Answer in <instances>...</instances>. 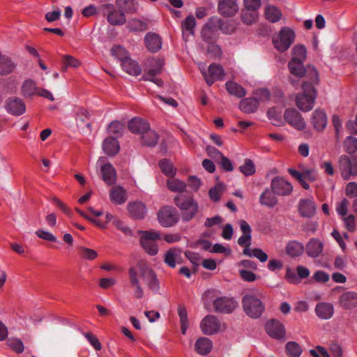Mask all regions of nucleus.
<instances>
[{
  "label": "nucleus",
  "mask_w": 357,
  "mask_h": 357,
  "mask_svg": "<svg viewBox=\"0 0 357 357\" xmlns=\"http://www.w3.org/2000/svg\"><path fill=\"white\" fill-rule=\"evenodd\" d=\"M158 219L160 224L165 227H172L178 220V215L174 208L165 206L158 213Z\"/></svg>",
  "instance_id": "9d476101"
},
{
  "label": "nucleus",
  "mask_w": 357,
  "mask_h": 357,
  "mask_svg": "<svg viewBox=\"0 0 357 357\" xmlns=\"http://www.w3.org/2000/svg\"><path fill=\"white\" fill-rule=\"evenodd\" d=\"M80 256L88 260H93L98 256L97 252L92 249L87 248L85 247H81L79 249Z\"/></svg>",
  "instance_id": "bf43d9fd"
},
{
  "label": "nucleus",
  "mask_w": 357,
  "mask_h": 357,
  "mask_svg": "<svg viewBox=\"0 0 357 357\" xmlns=\"http://www.w3.org/2000/svg\"><path fill=\"white\" fill-rule=\"evenodd\" d=\"M316 314L322 319H329L334 313L333 306L329 303H319L315 307Z\"/></svg>",
  "instance_id": "2f4dec72"
},
{
  "label": "nucleus",
  "mask_w": 357,
  "mask_h": 357,
  "mask_svg": "<svg viewBox=\"0 0 357 357\" xmlns=\"http://www.w3.org/2000/svg\"><path fill=\"white\" fill-rule=\"evenodd\" d=\"M315 204L312 199H301L298 203V212L302 217L311 218L315 213Z\"/></svg>",
  "instance_id": "393cba45"
},
{
  "label": "nucleus",
  "mask_w": 357,
  "mask_h": 357,
  "mask_svg": "<svg viewBox=\"0 0 357 357\" xmlns=\"http://www.w3.org/2000/svg\"><path fill=\"white\" fill-rule=\"evenodd\" d=\"M245 8L242 10L241 19L242 21L250 25L254 23L257 17V10L261 6V1H243Z\"/></svg>",
  "instance_id": "9b49d317"
},
{
  "label": "nucleus",
  "mask_w": 357,
  "mask_h": 357,
  "mask_svg": "<svg viewBox=\"0 0 357 357\" xmlns=\"http://www.w3.org/2000/svg\"><path fill=\"white\" fill-rule=\"evenodd\" d=\"M237 303L231 298L219 297L213 301V307L217 312L229 314L237 307Z\"/></svg>",
  "instance_id": "2eb2a0df"
},
{
  "label": "nucleus",
  "mask_w": 357,
  "mask_h": 357,
  "mask_svg": "<svg viewBox=\"0 0 357 357\" xmlns=\"http://www.w3.org/2000/svg\"><path fill=\"white\" fill-rule=\"evenodd\" d=\"M7 110L15 116H20L26 111L24 102L19 98L13 97L7 100Z\"/></svg>",
  "instance_id": "4be33fe9"
},
{
  "label": "nucleus",
  "mask_w": 357,
  "mask_h": 357,
  "mask_svg": "<svg viewBox=\"0 0 357 357\" xmlns=\"http://www.w3.org/2000/svg\"><path fill=\"white\" fill-rule=\"evenodd\" d=\"M158 140V135L150 128L142 135V143L148 146H155Z\"/></svg>",
  "instance_id": "a19ab883"
},
{
  "label": "nucleus",
  "mask_w": 357,
  "mask_h": 357,
  "mask_svg": "<svg viewBox=\"0 0 357 357\" xmlns=\"http://www.w3.org/2000/svg\"><path fill=\"white\" fill-rule=\"evenodd\" d=\"M144 40L147 49L151 52H156L161 48V39L159 36L155 33H147Z\"/></svg>",
  "instance_id": "72a5a7b5"
},
{
  "label": "nucleus",
  "mask_w": 357,
  "mask_h": 357,
  "mask_svg": "<svg viewBox=\"0 0 357 357\" xmlns=\"http://www.w3.org/2000/svg\"><path fill=\"white\" fill-rule=\"evenodd\" d=\"M339 303L344 310L357 307V293L355 291L344 292L339 297Z\"/></svg>",
  "instance_id": "412c9836"
},
{
  "label": "nucleus",
  "mask_w": 357,
  "mask_h": 357,
  "mask_svg": "<svg viewBox=\"0 0 357 357\" xmlns=\"http://www.w3.org/2000/svg\"><path fill=\"white\" fill-rule=\"evenodd\" d=\"M84 337L97 351L102 349V345L98 338L91 333H84Z\"/></svg>",
  "instance_id": "69168bd1"
},
{
  "label": "nucleus",
  "mask_w": 357,
  "mask_h": 357,
  "mask_svg": "<svg viewBox=\"0 0 357 357\" xmlns=\"http://www.w3.org/2000/svg\"><path fill=\"white\" fill-rule=\"evenodd\" d=\"M101 178L108 185H114L116 181V173L110 163L100 166Z\"/></svg>",
  "instance_id": "bb28decb"
},
{
  "label": "nucleus",
  "mask_w": 357,
  "mask_h": 357,
  "mask_svg": "<svg viewBox=\"0 0 357 357\" xmlns=\"http://www.w3.org/2000/svg\"><path fill=\"white\" fill-rule=\"evenodd\" d=\"M174 201L181 211L183 221L188 222L194 218L198 211L199 206L192 197L178 195L174 197Z\"/></svg>",
  "instance_id": "f03ea898"
},
{
  "label": "nucleus",
  "mask_w": 357,
  "mask_h": 357,
  "mask_svg": "<svg viewBox=\"0 0 357 357\" xmlns=\"http://www.w3.org/2000/svg\"><path fill=\"white\" fill-rule=\"evenodd\" d=\"M36 234L40 238L50 242H56L57 239L55 236L49 231L43 229H38L36 231Z\"/></svg>",
  "instance_id": "338daca9"
},
{
  "label": "nucleus",
  "mask_w": 357,
  "mask_h": 357,
  "mask_svg": "<svg viewBox=\"0 0 357 357\" xmlns=\"http://www.w3.org/2000/svg\"><path fill=\"white\" fill-rule=\"evenodd\" d=\"M218 12L225 17L234 15L238 10V6L236 1H219L218 6Z\"/></svg>",
  "instance_id": "c85d7f7f"
},
{
  "label": "nucleus",
  "mask_w": 357,
  "mask_h": 357,
  "mask_svg": "<svg viewBox=\"0 0 357 357\" xmlns=\"http://www.w3.org/2000/svg\"><path fill=\"white\" fill-rule=\"evenodd\" d=\"M344 145L348 153H354L357 151V138L351 136L347 137Z\"/></svg>",
  "instance_id": "052dcab7"
},
{
  "label": "nucleus",
  "mask_w": 357,
  "mask_h": 357,
  "mask_svg": "<svg viewBox=\"0 0 357 357\" xmlns=\"http://www.w3.org/2000/svg\"><path fill=\"white\" fill-rule=\"evenodd\" d=\"M102 149L108 155H114L119 151V145L117 139L113 137L106 138L102 142Z\"/></svg>",
  "instance_id": "f704fd0d"
},
{
  "label": "nucleus",
  "mask_w": 357,
  "mask_h": 357,
  "mask_svg": "<svg viewBox=\"0 0 357 357\" xmlns=\"http://www.w3.org/2000/svg\"><path fill=\"white\" fill-rule=\"evenodd\" d=\"M218 23L217 24L218 29H220L222 33L225 34H231L234 32L236 26L233 23L224 22L218 19Z\"/></svg>",
  "instance_id": "13d9d810"
},
{
  "label": "nucleus",
  "mask_w": 357,
  "mask_h": 357,
  "mask_svg": "<svg viewBox=\"0 0 357 357\" xmlns=\"http://www.w3.org/2000/svg\"><path fill=\"white\" fill-rule=\"evenodd\" d=\"M167 185L172 192H182L186 188V184L181 180L171 177L167 181Z\"/></svg>",
  "instance_id": "a18cd8bd"
},
{
  "label": "nucleus",
  "mask_w": 357,
  "mask_h": 357,
  "mask_svg": "<svg viewBox=\"0 0 357 357\" xmlns=\"http://www.w3.org/2000/svg\"><path fill=\"white\" fill-rule=\"evenodd\" d=\"M109 197L114 204L119 205L124 204L128 199L126 191L121 186L113 187L110 190Z\"/></svg>",
  "instance_id": "c756f323"
},
{
  "label": "nucleus",
  "mask_w": 357,
  "mask_h": 357,
  "mask_svg": "<svg viewBox=\"0 0 357 357\" xmlns=\"http://www.w3.org/2000/svg\"><path fill=\"white\" fill-rule=\"evenodd\" d=\"M202 73L208 86H211L215 81L222 80L225 77L222 67L216 63L211 64L207 71L202 70Z\"/></svg>",
  "instance_id": "ddd939ff"
},
{
  "label": "nucleus",
  "mask_w": 357,
  "mask_h": 357,
  "mask_svg": "<svg viewBox=\"0 0 357 357\" xmlns=\"http://www.w3.org/2000/svg\"><path fill=\"white\" fill-rule=\"evenodd\" d=\"M220 322L213 315H207L200 323L202 332L206 335H212L218 333L220 328Z\"/></svg>",
  "instance_id": "dca6fc26"
},
{
  "label": "nucleus",
  "mask_w": 357,
  "mask_h": 357,
  "mask_svg": "<svg viewBox=\"0 0 357 357\" xmlns=\"http://www.w3.org/2000/svg\"><path fill=\"white\" fill-rule=\"evenodd\" d=\"M345 193L348 197H357V183L355 182L349 183L345 188Z\"/></svg>",
  "instance_id": "774afa93"
},
{
  "label": "nucleus",
  "mask_w": 357,
  "mask_h": 357,
  "mask_svg": "<svg viewBox=\"0 0 357 357\" xmlns=\"http://www.w3.org/2000/svg\"><path fill=\"white\" fill-rule=\"evenodd\" d=\"M80 65V63L75 58L70 55H64L63 56V66L61 70L66 71L68 67L77 68Z\"/></svg>",
  "instance_id": "6e6d98bb"
},
{
  "label": "nucleus",
  "mask_w": 357,
  "mask_h": 357,
  "mask_svg": "<svg viewBox=\"0 0 357 357\" xmlns=\"http://www.w3.org/2000/svg\"><path fill=\"white\" fill-rule=\"evenodd\" d=\"M288 172L299 182V183L304 189L308 190L310 188L309 184L305 181L306 180L301 178V175L300 174L299 172L296 169L289 168L288 169Z\"/></svg>",
  "instance_id": "0e129e2a"
},
{
  "label": "nucleus",
  "mask_w": 357,
  "mask_h": 357,
  "mask_svg": "<svg viewBox=\"0 0 357 357\" xmlns=\"http://www.w3.org/2000/svg\"><path fill=\"white\" fill-rule=\"evenodd\" d=\"M161 73L158 70L154 68H149L145 72L142 79L146 81H150L155 83L158 86H162L163 81L161 79L156 78L155 76L160 74Z\"/></svg>",
  "instance_id": "c03bdc74"
},
{
  "label": "nucleus",
  "mask_w": 357,
  "mask_h": 357,
  "mask_svg": "<svg viewBox=\"0 0 357 357\" xmlns=\"http://www.w3.org/2000/svg\"><path fill=\"white\" fill-rule=\"evenodd\" d=\"M159 166L162 173L166 176L173 177L175 175L176 170L169 160H161L159 162Z\"/></svg>",
  "instance_id": "de8ad7c7"
},
{
  "label": "nucleus",
  "mask_w": 357,
  "mask_h": 357,
  "mask_svg": "<svg viewBox=\"0 0 357 357\" xmlns=\"http://www.w3.org/2000/svg\"><path fill=\"white\" fill-rule=\"evenodd\" d=\"M286 350L291 357H298L302 353L301 347L295 342H288L286 344Z\"/></svg>",
  "instance_id": "5fc2aeb1"
},
{
  "label": "nucleus",
  "mask_w": 357,
  "mask_h": 357,
  "mask_svg": "<svg viewBox=\"0 0 357 357\" xmlns=\"http://www.w3.org/2000/svg\"><path fill=\"white\" fill-rule=\"evenodd\" d=\"M227 91L231 96L241 98L246 95V90L238 83L228 81L225 84Z\"/></svg>",
  "instance_id": "e433bc0d"
},
{
  "label": "nucleus",
  "mask_w": 357,
  "mask_h": 357,
  "mask_svg": "<svg viewBox=\"0 0 357 357\" xmlns=\"http://www.w3.org/2000/svg\"><path fill=\"white\" fill-rule=\"evenodd\" d=\"M303 250V245L296 241H290L286 247L287 254L291 257H298L301 255Z\"/></svg>",
  "instance_id": "79ce46f5"
},
{
  "label": "nucleus",
  "mask_w": 357,
  "mask_h": 357,
  "mask_svg": "<svg viewBox=\"0 0 357 357\" xmlns=\"http://www.w3.org/2000/svg\"><path fill=\"white\" fill-rule=\"evenodd\" d=\"M195 25L196 21L194 16L192 15H188L181 24L183 33L188 32L190 34L193 35Z\"/></svg>",
  "instance_id": "09e8293b"
},
{
  "label": "nucleus",
  "mask_w": 357,
  "mask_h": 357,
  "mask_svg": "<svg viewBox=\"0 0 357 357\" xmlns=\"http://www.w3.org/2000/svg\"><path fill=\"white\" fill-rule=\"evenodd\" d=\"M212 342L207 337L199 338L195 345V350L201 355L208 354L212 349Z\"/></svg>",
  "instance_id": "58836bf2"
},
{
  "label": "nucleus",
  "mask_w": 357,
  "mask_h": 357,
  "mask_svg": "<svg viewBox=\"0 0 357 357\" xmlns=\"http://www.w3.org/2000/svg\"><path fill=\"white\" fill-rule=\"evenodd\" d=\"M112 53L114 56L121 60V62L126 58H128L125 48L119 45L114 46L112 49Z\"/></svg>",
  "instance_id": "e2e57ef3"
},
{
  "label": "nucleus",
  "mask_w": 357,
  "mask_h": 357,
  "mask_svg": "<svg viewBox=\"0 0 357 357\" xmlns=\"http://www.w3.org/2000/svg\"><path fill=\"white\" fill-rule=\"evenodd\" d=\"M272 191V189L268 188L261 194L259 197V203L262 206H266L268 208H273L278 202V198Z\"/></svg>",
  "instance_id": "473e14b6"
},
{
  "label": "nucleus",
  "mask_w": 357,
  "mask_h": 357,
  "mask_svg": "<svg viewBox=\"0 0 357 357\" xmlns=\"http://www.w3.org/2000/svg\"><path fill=\"white\" fill-rule=\"evenodd\" d=\"M117 7L119 10H122L123 13H134L137 10V5L135 1H116Z\"/></svg>",
  "instance_id": "864d4df0"
},
{
  "label": "nucleus",
  "mask_w": 357,
  "mask_h": 357,
  "mask_svg": "<svg viewBox=\"0 0 357 357\" xmlns=\"http://www.w3.org/2000/svg\"><path fill=\"white\" fill-rule=\"evenodd\" d=\"M311 124L317 131L323 130L327 125V117L326 113L321 109L314 110L310 119Z\"/></svg>",
  "instance_id": "b1692460"
},
{
  "label": "nucleus",
  "mask_w": 357,
  "mask_h": 357,
  "mask_svg": "<svg viewBox=\"0 0 357 357\" xmlns=\"http://www.w3.org/2000/svg\"><path fill=\"white\" fill-rule=\"evenodd\" d=\"M15 68V64L8 56H2L0 59V74L8 75Z\"/></svg>",
  "instance_id": "37998d69"
},
{
  "label": "nucleus",
  "mask_w": 357,
  "mask_h": 357,
  "mask_svg": "<svg viewBox=\"0 0 357 357\" xmlns=\"http://www.w3.org/2000/svg\"><path fill=\"white\" fill-rule=\"evenodd\" d=\"M284 118L290 126L296 130H303L306 127L305 121L296 109H287L284 114Z\"/></svg>",
  "instance_id": "4468645a"
},
{
  "label": "nucleus",
  "mask_w": 357,
  "mask_h": 357,
  "mask_svg": "<svg viewBox=\"0 0 357 357\" xmlns=\"http://www.w3.org/2000/svg\"><path fill=\"white\" fill-rule=\"evenodd\" d=\"M271 188L273 193L278 196H287L293 190L292 185L280 176H276L272 179Z\"/></svg>",
  "instance_id": "f8f14e48"
},
{
  "label": "nucleus",
  "mask_w": 357,
  "mask_h": 357,
  "mask_svg": "<svg viewBox=\"0 0 357 357\" xmlns=\"http://www.w3.org/2000/svg\"><path fill=\"white\" fill-rule=\"evenodd\" d=\"M265 15L266 19L271 22H278L282 16L280 10L274 6H268L265 10Z\"/></svg>",
  "instance_id": "49530a36"
},
{
  "label": "nucleus",
  "mask_w": 357,
  "mask_h": 357,
  "mask_svg": "<svg viewBox=\"0 0 357 357\" xmlns=\"http://www.w3.org/2000/svg\"><path fill=\"white\" fill-rule=\"evenodd\" d=\"M123 124L119 121H115L112 122L108 126V131L111 134L120 135L123 130Z\"/></svg>",
  "instance_id": "680f3d73"
},
{
  "label": "nucleus",
  "mask_w": 357,
  "mask_h": 357,
  "mask_svg": "<svg viewBox=\"0 0 357 357\" xmlns=\"http://www.w3.org/2000/svg\"><path fill=\"white\" fill-rule=\"evenodd\" d=\"M89 112L84 108H79L76 112V122L82 132H91V123L87 121Z\"/></svg>",
  "instance_id": "a878e982"
},
{
  "label": "nucleus",
  "mask_w": 357,
  "mask_h": 357,
  "mask_svg": "<svg viewBox=\"0 0 357 357\" xmlns=\"http://www.w3.org/2000/svg\"><path fill=\"white\" fill-rule=\"evenodd\" d=\"M127 28L131 31H143L147 29V26L143 21L135 18L128 22Z\"/></svg>",
  "instance_id": "8fccbe9b"
},
{
  "label": "nucleus",
  "mask_w": 357,
  "mask_h": 357,
  "mask_svg": "<svg viewBox=\"0 0 357 357\" xmlns=\"http://www.w3.org/2000/svg\"><path fill=\"white\" fill-rule=\"evenodd\" d=\"M317 83H310L304 80L302 84V93H298L296 98L297 107L304 112L311 110L314 104V100L317 97V91L314 84Z\"/></svg>",
  "instance_id": "f257e3e1"
},
{
  "label": "nucleus",
  "mask_w": 357,
  "mask_h": 357,
  "mask_svg": "<svg viewBox=\"0 0 357 357\" xmlns=\"http://www.w3.org/2000/svg\"><path fill=\"white\" fill-rule=\"evenodd\" d=\"M288 67L292 75L297 77H305V80L310 83L319 82V75L313 66H307L304 68L303 62L291 59Z\"/></svg>",
  "instance_id": "7ed1b4c3"
},
{
  "label": "nucleus",
  "mask_w": 357,
  "mask_h": 357,
  "mask_svg": "<svg viewBox=\"0 0 357 357\" xmlns=\"http://www.w3.org/2000/svg\"><path fill=\"white\" fill-rule=\"evenodd\" d=\"M136 267L138 270L139 275L145 282L150 290L155 294H158L160 289V282L153 269L150 268L146 263L142 261L137 262Z\"/></svg>",
  "instance_id": "39448f33"
},
{
  "label": "nucleus",
  "mask_w": 357,
  "mask_h": 357,
  "mask_svg": "<svg viewBox=\"0 0 357 357\" xmlns=\"http://www.w3.org/2000/svg\"><path fill=\"white\" fill-rule=\"evenodd\" d=\"M182 250L178 248H172L168 250L164 257L165 263L170 268H175L176 264L182 263Z\"/></svg>",
  "instance_id": "6ab92c4d"
},
{
  "label": "nucleus",
  "mask_w": 357,
  "mask_h": 357,
  "mask_svg": "<svg viewBox=\"0 0 357 357\" xmlns=\"http://www.w3.org/2000/svg\"><path fill=\"white\" fill-rule=\"evenodd\" d=\"M294 32L289 28H282L277 38L273 39L275 47L280 52H283L289 48L294 41Z\"/></svg>",
  "instance_id": "6e6552de"
},
{
  "label": "nucleus",
  "mask_w": 357,
  "mask_h": 357,
  "mask_svg": "<svg viewBox=\"0 0 357 357\" xmlns=\"http://www.w3.org/2000/svg\"><path fill=\"white\" fill-rule=\"evenodd\" d=\"M242 305L245 313L250 317H260L265 310L260 297L255 294H247L242 298Z\"/></svg>",
  "instance_id": "20e7f679"
},
{
  "label": "nucleus",
  "mask_w": 357,
  "mask_h": 357,
  "mask_svg": "<svg viewBox=\"0 0 357 357\" xmlns=\"http://www.w3.org/2000/svg\"><path fill=\"white\" fill-rule=\"evenodd\" d=\"M257 108L258 100L255 98H245L239 102V109L244 113H254Z\"/></svg>",
  "instance_id": "4c0bfd02"
},
{
  "label": "nucleus",
  "mask_w": 357,
  "mask_h": 357,
  "mask_svg": "<svg viewBox=\"0 0 357 357\" xmlns=\"http://www.w3.org/2000/svg\"><path fill=\"white\" fill-rule=\"evenodd\" d=\"M128 211L130 215L135 219H143L147 213L145 204L141 202H130L128 204Z\"/></svg>",
  "instance_id": "cd10ccee"
},
{
  "label": "nucleus",
  "mask_w": 357,
  "mask_h": 357,
  "mask_svg": "<svg viewBox=\"0 0 357 357\" xmlns=\"http://www.w3.org/2000/svg\"><path fill=\"white\" fill-rule=\"evenodd\" d=\"M218 18H211L203 27L202 37L204 40L210 43L213 42L218 36Z\"/></svg>",
  "instance_id": "f3484780"
},
{
  "label": "nucleus",
  "mask_w": 357,
  "mask_h": 357,
  "mask_svg": "<svg viewBox=\"0 0 357 357\" xmlns=\"http://www.w3.org/2000/svg\"><path fill=\"white\" fill-rule=\"evenodd\" d=\"M339 167L345 180L349 179L351 176L357 174V161L355 158L351 159L346 155H341L339 159Z\"/></svg>",
  "instance_id": "1a4fd4ad"
},
{
  "label": "nucleus",
  "mask_w": 357,
  "mask_h": 357,
  "mask_svg": "<svg viewBox=\"0 0 357 357\" xmlns=\"http://www.w3.org/2000/svg\"><path fill=\"white\" fill-rule=\"evenodd\" d=\"M102 12L107 15L108 22L112 25H122L126 22L125 14L118 8L116 1L103 5Z\"/></svg>",
  "instance_id": "0eeeda50"
},
{
  "label": "nucleus",
  "mask_w": 357,
  "mask_h": 357,
  "mask_svg": "<svg viewBox=\"0 0 357 357\" xmlns=\"http://www.w3.org/2000/svg\"><path fill=\"white\" fill-rule=\"evenodd\" d=\"M324 245L317 238H311L306 245L307 255L312 258L318 257L322 252Z\"/></svg>",
  "instance_id": "7c9ffc66"
},
{
  "label": "nucleus",
  "mask_w": 357,
  "mask_h": 357,
  "mask_svg": "<svg viewBox=\"0 0 357 357\" xmlns=\"http://www.w3.org/2000/svg\"><path fill=\"white\" fill-rule=\"evenodd\" d=\"M121 64L124 71L129 75L137 76L141 73L140 66L129 57L123 59Z\"/></svg>",
  "instance_id": "c9c22d12"
},
{
  "label": "nucleus",
  "mask_w": 357,
  "mask_h": 357,
  "mask_svg": "<svg viewBox=\"0 0 357 357\" xmlns=\"http://www.w3.org/2000/svg\"><path fill=\"white\" fill-rule=\"evenodd\" d=\"M130 283L132 287L135 289L134 296L136 298H142L144 296V290L139 283L138 278L139 272L136 268L131 267L128 270Z\"/></svg>",
  "instance_id": "aec40b11"
},
{
  "label": "nucleus",
  "mask_w": 357,
  "mask_h": 357,
  "mask_svg": "<svg viewBox=\"0 0 357 357\" xmlns=\"http://www.w3.org/2000/svg\"><path fill=\"white\" fill-rule=\"evenodd\" d=\"M306 49L303 45H296L292 50L293 57L296 61L303 62L306 57Z\"/></svg>",
  "instance_id": "603ef678"
},
{
  "label": "nucleus",
  "mask_w": 357,
  "mask_h": 357,
  "mask_svg": "<svg viewBox=\"0 0 357 357\" xmlns=\"http://www.w3.org/2000/svg\"><path fill=\"white\" fill-rule=\"evenodd\" d=\"M266 331L271 337L275 339L282 338L285 334L283 324L275 319H271L266 323Z\"/></svg>",
  "instance_id": "a211bd4d"
},
{
  "label": "nucleus",
  "mask_w": 357,
  "mask_h": 357,
  "mask_svg": "<svg viewBox=\"0 0 357 357\" xmlns=\"http://www.w3.org/2000/svg\"><path fill=\"white\" fill-rule=\"evenodd\" d=\"M239 170L245 176H252L255 173V166L250 159H245L244 164L239 167Z\"/></svg>",
  "instance_id": "3c124183"
},
{
  "label": "nucleus",
  "mask_w": 357,
  "mask_h": 357,
  "mask_svg": "<svg viewBox=\"0 0 357 357\" xmlns=\"http://www.w3.org/2000/svg\"><path fill=\"white\" fill-rule=\"evenodd\" d=\"M7 344L17 354L22 353L24 349V344L20 339L10 338L7 341Z\"/></svg>",
  "instance_id": "4d7b16f0"
},
{
  "label": "nucleus",
  "mask_w": 357,
  "mask_h": 357,
  "mask_svg": "<svg viewBox=\"0 0 357 357\" xmlns=\"http://www.w3.org/2000/svg\"><path fill=\"white\" fill-rule=\"evenodd\" d=\"M149 123L139 117H135L128 122V129L135 134L142 135L149 128Z\"/></svg>",
  "instance_id": "5701e85b"
},
{
  "label": "nucleus",
  "mask_w": 357,
  "mask_h": 357,
  "mask_svg": "<svg viewBox=\"0 0 357 357\" xmlns=\"http://www.w3.org/2000/svg\"><path fill=\"white\" fill-rule=\"evenodd\" d=\"M39 88L32 79L25 80L22 85V93L25 98H31L38 93Z\"/></svg>",
  "instance_id": "ea45409f"
},
{
  "label": "nucleus",
  "mask_w": 357,
  "mask_h": 357,
  "mask_svg": "<svg viewBox=\"0 0 357 357\" xmlns=\"http://www.w3.org/2000/svg\"><path fill=\"white\" fill-rule=\"evenodd\" d=\"M140 244L144 250L150 255H155L158 252L156 240L160 239V233L155 231H141Z\"/></svg>",
  "instance_id": "423d86ee"
}]
</instances>
